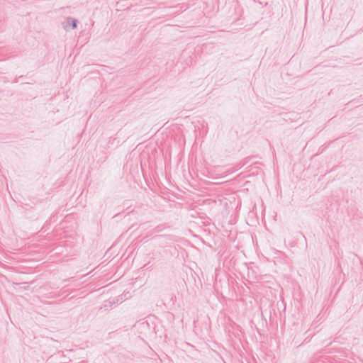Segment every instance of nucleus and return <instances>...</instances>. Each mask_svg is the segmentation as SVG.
Returning <instances> with one entry per match:
<instances>
[{
    "label": "nucleus",
    "mask_w": 363,
    "mask_h": 363,
    "mask_svg": "<svg viewBox=\"0 0 363 363\" xmlns=\"http://www.w3.org/2000/svg\"><path fill=\"white\" fill-rule=\"evenodd\" d=\"M77 25H78L77 19L69 16L66 18V21L65 23H63V28L66 30L69 27H71L72 29H75V28H77Z\"/></svg>",
    "instance_id": "nucleus-1"
},
{
    "label": "nucleus",
    "mask_w": 363,
    "mask_h": 363,
    "mask_svg": "<svg viewBox=\"0 0 363 363\" xmlns=\"http://www.w3.org/2000/svg\"><path fill=\"white\" fill-rule=\"evenodd\" d=\"M23 284H29V283H28V282H23Z\"/></svg>",
    "instance_id": "nucleus-3"
},
{
    "label": "nucleus",
    "mask_w": 363,
    "mask_h": 363,
    "mask_svg": "<svg viewBox=\"0 0 363 363\" xmlns=\"http://www.w3.org/2000/svg\"><path fill=\"white\" fill-rule=\"evenodd\" d=\"M162 230V227L160 225H157L153 229V233H157L161 232Z\"/></svg>",
    "instance_id": "nucleus-2"
}]
</instances>
